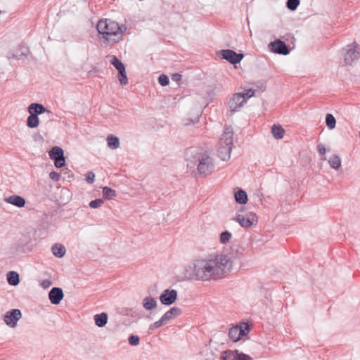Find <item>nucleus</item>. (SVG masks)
Here are the masks:
<instances>
[{"label":"nucleus","instance_id":"nucleus-14","mask_svg":"<svg viewBox=\"0 0 360 360\" xmlns=\"http://www.w3.org/2000/svg\"><path fill=\"white\" fill-rule=\"evenodd\" d=\"M63 297L64 294L60 288L54 287L49 292V299L53 304H58Z\"/></svg>","mask_w":360,"mask_h":360},{"label":"nucleus","instance_id":"nucleus-10","mask_svg":"<svg viewBox=\"0 0 360 360\" xmlns=\"http://www.w3.org/2000/svg\"><path fill=\"white\" fill-rule=\"evenodd\" d=\"M21 311L18 309H13L5 314L4 316V321L8 326L11 328H15L17 326L18 321L21 319Z\"/></svg>","mask_w":360,"mask_h":360},{"label":"nucleus","instance_id":"nucleus-42","mask_svg":"<svg viewBox=\"0 0 360 360\" xmlns=\"http://www.w3.org/2000/svg\"><path fill=\"white\" fill-rule=\"evenodd\" d=\"M255 90L250 89L246 90L245 92L243 93V94H244V96L247 100L248 98L253 96L255 95Z\"/></svg>","mask_w":360,"mask_h":360},{"label":"nucleus","instance_id":"nucleus-20","mask_svg":"<svg viewBox=\"0 0 360 360\" xmlns=\"http://www.w3.org/2000/svg\"><path fill=\"white\" fill-rule=\"evenodd\" d=\"M94 321L97 326L104 327L108 322V314L105 312L94 315Z\"/></svg>","mask_w":360,"mask_h":360},{"label":"nucleus","instance_id":"nucleus-18","mask_svg":"<svg viewBox=\"0 0 360 360\" xmlns=\"http://www.w3.org/2000/svg\"><path fill=\"white\" fill-rule=\"evenodd\" d=\"M181 314V309L178 307H172L165 313L161 317L165 323H167L169 321L174 319Z\"/></svg>","mask_w":360,"mask_h":360},{"label":"nucleus","instance_id":"nucleus-15","mask_svg":"<svg viewBox=\"0 0 360 360\" xmlns=\"http://www.w3.org/2000/svg\"><path fill=\"white\" fill-rule=\"evenodd\" d=\"M4 201L19 208L23 207L26 204L25 199L18 195L7 197L4 199Z\"/></svg>","mask_w":360,"mask_h":360},{"label":"nucleus","instance_id":"nucleus-33","mask_svg":"<svg viewBox=\"0 0 360 360\" xmlns=\"http://www.w3.org/2000/svg\"><path fill=\"white\" fill-rule=\"evenodd\" d=\"M231 236L232 235L229 231H223L220 234V242L222 244L226 243L227 242H229L231 240Z\"/></svg>","mask_w":360,"mask_h":360},{"label":"nucleus","instance_id":"nucleus-38","mask_svg":"<svg viewBox=\"0 0 360 360\" xmlns=\"http://www.w3.org/2000/svg\"><path fill=\"white\" fill-rule=\"evenodd\" d=\"M166 323H165V321L162 320V318H160V320L155 321V323H153V324H151L150 326H149V329L150 330H154L155 328H158L160 327H161L163 325H165Z\"/></svg>","mask_w":360,"mask_h":360},{"label":"nucleus","instance_id":"nucleus-44","mask_svg":"<svg viewBox=\"0 0 360 360\" xmlns=\"http://www.w3.org/2000/svg\"><path fill=\"white\" fill-rule=\"evenodd\" d=\"M181 79V75L179 73H175L172 75V79L176 82H179Z\"/></svg>","mask_w":360,"mask_h":360},{"label":"nucleus","instance_id":"nucleus-4","mask_svg":"<svg viewBox=\"0 0 360 360\" xmlns=\"http://www.w3.org/2000/svg\"><path fill=\"white\" fill-rule=\"evenodd\" d=\"M233 130L231 127L225 128L219 139L217 148L218 156L224 161L229 160L233 146Z\"/></svg>","mask_w":360,"mask_h":360},{"label":"nucleus","instance_id":"nucleus-32","mask_svg":"<svg viewBox=\"0 0 360 360\" xmlns=\"http://www.w3.org/2000/svg\"><path fill=\"white\" fill-rule=\"evenodd\" d=\"M300 4V0H287L286 1V7L292 11H294L297 9L298 6Z\"/></svg>","mask_w":360,"mask_h":360},{"label":"nucleus","instance_id":"nucleus-23","mask_svg":"<svg viewBox=\"0 0 360 360\" xmlns=\"http://www.w3.org/2000/svg\"><path fill=\"white\" fill-rule=\"evenodd\" d=\"M271 133L275 139H281L284 136L285 130L281 125L274 124L271 127Z\"/></svg>","mask_w":360,"mask_h":360},{"label":"nucleus","instance_id":"nucleus-21","mask_svg":"<svg viewBox=\"0 0 360 360\" xmlns=\"http://www.w3.org/2000/svg\"><path fill=\"white\" fill-rule=\"evenodd\" d=\"M143 307L146 310H152L157 307V301L150 296L146 297L143 300Z\"/></svg>","mask_w":360,"mask_h":360},{"label":"nucleus","instance_id":"nucleus-1","mask_svg":"<svg viewBox=\"0 0 360 360\" xmlns=\"http://www.w3.org/2000/svg\"><path fill=\"white\" fill-rule=\"evenodd\" d=\"M232 268L230 258L218 255L213 258L198 259L185 266L182 275L185 280H217L228 274Z\"/></svg>","mask_w":360,"mask_h":360},{"label":"nucleus","instance_id":"nucleus-9","mask_svg":"<svg viewBox=\"0 0 360 360\" xmlns=\"http://www.w3.org/2000/svg\"><path fill=\"white\" fill-rule=\"evenodd\" d=\"M236 221L243 228H249L252 226H256L257 224V217L253 212H248L245 215L238 214L236 217Z\"/></svg>","mask_w":360,"mask_h":360},{"label":"nucleus","instance_id":"nucleus-39","mask_svg":"<svg viewBox=\"0 0 360 360\" xmlns=\"http://www.w3.org/2000/svg\"><path fill=\"white\" fill-rule=\"evenodd\" d=\"M95 180V174L93 172H88L86 174V181L88 184H93Z\"/></svg>","mask_w":360,"mask_h":360},{"label":"nucleus","instance_id":"nucleus-43","mask_svg":"<svg viewBox=\"0 0 360 360\" xmlns=\"http://www.w3.org/2000/svg\"><path fill=\"white\" fill-rule=\"evenodd\" d=\"M317 150H318V152L319 153V154H321V155H325V153L326 152V149L325 146L322 144H319L317 146Z\"/></svg>","mask_w":360,"mask_h":360},{"label":"nucleus","instance_id":"nucleus-34","mask_svg":"<svg viewBox=\"0 0 360 360\" xmlns=\"http://www.w3.org/2000/svg\"><path fill=\"white\" fill-rule=\"evenodd\" d=\"M118 72H119L118 79H119L120 84L126 85L128 83V79L127 77L125 69L122 71H119Z\"/></svg>","mask_w":360,"mask_h":360},{"label":"nucleus","instance_id":"nucleus-26","mask_svg":"<svg viewBox=\"0 0 360 360\" xmlns=\"http://www.w3.org/2000/svg\"><path fill=\"white\" fill-rule=\"evenodd\" d=\"M7 281L11 285H17L20 282L19 274L15 271H9L7 274Z\"/></svg>","mask_w":360,"mask_h":360},{"label":"nucleus","instance_id":"nucleus-11","mask_svg":"<svg viewBox=\"0 0 360 360\" xmlns=\"http://www.w3.org/2000/svg\"><path fill=\"white\" fill-rule=\"evenodd\" d=\"M246 103L243 93H236L229 101V108L232 112H237Z\"/></svg>","mask_w":360,"mask_h":360},{"label":"nucleus","instance_id":"nucleus-30","mask_svg":"<svg viewBox=\"0 0 360 360\" xmlns=\"http://www.w3.org/2000/svg\"><path fill=\"white\" fill-rule=\"evenodd\" d=\"M326 124L329 129H333L335 127L336 120L332 114H330V113L326 114Z\"/></svg>","mask_w":360,"mask_h":360},{"label":"nucleus","instance_id":"nucleus-2","mask_svg":"<svg viewBox=\"0 0 360 360\" xmlns=\"http://www.w3.org/2000/svg\"><path fill=\"white\" fill-rule=\"evenodd\" d=\"M96 29L108 44H115L123 39L127 26L124 24L120 25L111 19L105 18L98 21Z\"/></svg>","mask_w":360,"mask_h":360},{"label":"nucleus","instance_id":"nucleus-17","mask_svg":"<svg viewBox=\"0 0 360 360\" xmlns=\"http://www.w3.org/2000/svg\"><path fill=\"white\" fill-rule=\"evenodd\" d=\"M243 354L238 350H226L221 353L220 360H238V357Z\"/></svg>","mask_w":360,"mask_h":360},{"label":"nucleus","instance_id":"nucleus-7","mask_svg":"<svg viewBox=\"0 0 360 360\" xmlns=\"http://www.w3.org/2000/svg\"><path fill=\"white\" fill-rule=\"evenodd\" d=\"M49 157L54 160V165L57 168L62 167L65 163L63 150L58 146L53 147L49 152Z\"/></svg>","mask_w":360,"mask_h":360},{"label":"nucleus","instance_id":"nucleus-36","mask_svg":"<svg viewBox=\"0 0 360 360\" xmlns=\"http://www.w3.org/2000/svg\"><path fill=\"white\" fill-rule=\"evenodd\" d=\"M103 204V200L102 199H96L94 200H91L89 203V206L91 208H98Z\"/></svg>","mask_w":360,"mask_h":360},{"label":"nucleus","instance_id":"nucleus-25","mask_svg":"<svg viewBox=\"0 0 360 360\" xmlns=\"http://www.w3.org/2000/svg\"><path fill=\"white\" fill-rule=\"evenodd\" d=\"M30 115L27 119V125L30 128H35L39 126V119L36 115H33L32 112H29Z\"/></svg>","mask_w":360,"mask_h":360},{"label":"nucleus","instance_id":"nucleus-12","mask_svg":"<svg viewBox=\"0 0 360 360\" xmlns=\"http://www.w3.org/2000/svg\"><path fill=\"white\" fill-rule=\"evenodd\" d=\"M268 47L271 52L277 54L288 55L290 53V49L286 44L281 39H276L270 42Z\"/></svg>","mask_w":360,"mask_h":360},{"label":"nucleus","instance_id":"nucleus-35","mask_svg":"<svg viewBox=\"0 0 360 360\" xmlns=\"http://www.w3.org/2000/svg\"><path fill=\"white\" fill-rule=\"evenodd\" d=\"M129 344L131 346H136L140 342V339L138 335H131L129 336Z\"/></svg>","mask_w":360,"mask_h":360},{"label":"nucleus","instance_id":"nucleus-24","mask_svg":"<svg viewBox=\"0 0 360 360\" xmlns=\"http://www.w3.org/2000/svg\"><path fill=\"white\" fill-rule=\"evenodd\" d=\"M235 200L239 204H245L248 200L246 192L241 189L236 192Z\"/></svg>","mask_w":360,"mask_h":360},{"label":"nucleus","instance_id":"nucleus-31","mask_svg":"<svg viewBox=\"0 0 360 360\" xmlns=\"http://www.w3.org/2000/svg\"><path fill=\"white\" fill-rule=\"evenodd\" d=\"M103 195L105 198L110 200L116 195V193L111 188L105 186L103 188Z\"/></svg>","mask_w":360,"mask_h":360},{"label":"nucleus","instance_id":"nucleus-3","mask_svg":"<svg viewBox=\"0 0 360 360\" xmlns=\"http://www.w3.org/2000/svg\"><path fill=\"white\" fill-rule=\"evenodd\" d=\"M186 160L188 162L187 167L194 168L198 163V171L201 175L207 176L211 174L214 169L213 159L205 154L198 153L193 148L186 151Z\"/></svg>","mask_w":360,"mask_h":360},{"label":"nucleus","instance_id":"nucleus-48","mask_svg":"<svg viewBox=\"0 0 360 360\" xmlns=\"http://www.w3.org/2000/svg\"><path fill=\"white\" fill-rule=\"evenodd\" d=\"M198 118H195V120H192L191 122H192L193 123H195V122H197V121H198Z\"/></svg>","mask_w":360,"mask_h":360},{"label":"nucleus","instance_id":"nucleus-27","mask_svg":"<svg viewBox=\"0 0 360 360\" xmlns=\"http://www.w3.org/2000/svg\"><path fill=\"white\" fill-rule=\"evenodd\" d=\"M328 163L334 169H338L341 167V160L338 155H333L329 158Z\"/></svg>","mask_w":360,"mask_h":360},{"label":"nucleus","instance_id":"nucleus-37","mask_svg":"<svg viewBox=\"0 0 360 360\" xmlns=\"http://www.w3.org/2000/svg\"><path fill=\"white\" fill-rule=\"evenodd\" d=\"M158 82L163 86L168 85L169 82L168 77L165 75H160L158 77Z\"/></svg>","mask_w":360,"mask_h":360},{"label":"nucleus","instance_id":"nucleus-46","mask_svg":"<svg viewBox=\"0 0 360 360\" xmlns=\"http://www.w3.org/2000/svg\"><path fill=\"white\" fill-rule=\"evenodd\" d=\"M20 55H17V54H15V53H11L10 56H8V58L9 59L11 58H15V59H18V60H20Z\"/></svg>","mask_w":360,"mask_h":360},{"label":"nucleus","instance_id":"nucleus-13","mask_svg":"<svg viewBox=\"0 0 360 360\" xmlns=\"http://www.w3.org/2000/svg\"><path fill=\"white\" fill-rule=\"evenodd\" d=\"M177 298V291L176 290H165L160 296V300L164 305H171Z\"/></svg>","mask_w":360,"mask_h":360},{"label":"nucleus","instance_id":"nucleus-5","mask_svg":"<svg viewBox=\"0 0 360 360\" xmlns=\"http://www.w3.org/2000/svg\"><path fill=\"white\" fill-rule=\"evenodd\" d=\"M250 328L247 323L241 326H233L229 329V337L234 342L238 341L242 337L245 336L249 333Z\"/></svg>","mask_w":360,"mask_h":360},{"label":"nucleus","instance_id":"nucleus-45","mask_svg":"<svg viewBox=\"0 0 360 360\" xmlns=\"http://www.w3.org/2000/svg\"><path fill=\"white\" fill-rule=\"evenodd\" d=\"M252 359L248 354H243L238 357V360H252Z\"/></svg>","mask_w":360,"mask_h":360},{"label":"nucleus","instance_id":"nucleus-6","mask_svg":"<svg viewBox=\"0 0 360 360\" xmlns=\"http://www.w3.org/2000/svg\"><path fill=\"white\" fill-rule=\"evenodd\" d=\"M360 56L359 50L358 49V44L352 43V44L347 45L346 47V52L345 53V62L352 65L356 62Z\"/></svg>","mask_w":360,"mask_h":360},{"label":"nucleus","instance_id":"nucleus-28","mask_svg":"<svg viewBox=\"0 0 360 360\" xmlns=\"http://www.w3.org/2000/svg\"><path fill=\"white\" fill-rule=\"evenodd\" d=\"M108 146L111 149H117L120 147V141L117 136L109 135L107 138Z\"/></svg>","mask_w":360,"mask_h":360},{"label":"nucleus","instance_id":"nucleus-47","mask_svg":"<svg viewBox=\"0 0 360 360\" xmlns=\"http://www.w3.org/2000/svg\"><path fill=\"white\" fill-rule=\"evenodd\" d=\"M27 53H28V51H27L26 52H23L22 53V56H27Z\"/></svg>","mask_w":360,"mask_h":360},{"label":"nucleus","instance_id":"nucleus-29","mask_svg":"<svg viewBox=\"0 0 360 360\" xmlns=\"http://www.w3.org/2000/svg\"><path fill=\"white\" fill-rule=\"evenodd\" d=\"M110 58V63L118 70V72L125 69L124 65L115 56H111Z\"/></svg>","mask_w":360,"mask_h":360},{"label":"nucleus","instance_id":"nucleus-22","mask_svg":"<svg viewBox=\"0 0 360 360\" xmlns=\"http://www.w3.org/2000/svg\"><path fill=\"white\" fill-rule=\"evenodd\" d=\"M52 252L53 255L58 258L63 257L65 254V248L63 245L56 243L52 246Z\"/></svg>","mask_w":360,"mask_h":360},{"label":"nucleus","instance_id":"nucleus-8","mask_svg":"<svg viewBox=\"0 0 360 360\" xmlns=\"http://www.w3.org/2000/svg\"><path fill=\"white\" fill-rule=\"evenodd\" d=\"M218 55L222 58L229 61L231 64L239 63L244 57L243 53H237L231 49H224L219 51Z\"/></svg>","mask_w":360,"mask_h":360},{"label":"nucleus","instance_id":"nucleus-16","mask_svg":"<svg viewBox=\"0 0 360 360\" xmlns=\"http://www.w3.org/2000/svg\"><path fill=\"white\" fill-rule=\"evenodd\" d=\"M28 112H32L33 115H36L37 116L44 112L51 113V111L46 109L42 104L37 103H31L29 105Z\"/></svg>","mask_w":360,"mask_h":360},{"label":"nucleus","instance_id":"nucleus-19","mask_svg":"<svg viewBox=\"0 0 360 360\" xmlns=\"http://www.w3.org/2000/svg\"><path fill=\"white\" fill-rule=\"evenodd\" d=\"M30 239L29 238L25 237L24 239H20L15 244V249L17 252H26L27 251H30V249L27 247L29 243Z\"/></svg>","mask_w":360,"mask_h":360},{"label":"nucleus","instance_id":"nucleus-40","mask_svg":"<svg viewBox=\"0 0 360 360\" xmlns=\"http://www.w3.org/2000/svg\"><path fill=\"white\" fill-rule=\"evenodd\" d=\"M49 177L55 181H58L60 179V174L56 171L51 172L49 174Z\"/></svg>","mask_w":360,"mask_h":360},{"label":"nucleus","instance_id":"nucleus-41","mask_svg":"<svg viewBox=\"0 0 360 360\" xmlns=\"http://www.w3.org/2000/svg\"><path fill=\"white\" fill-rule=\"evenodd\" d=\"M51 285L52 282L49 279L43 280L40 283V285L44 289L49 288Z\"/></svg>","mask_w":360,"mask_h":360}]
</instances>
